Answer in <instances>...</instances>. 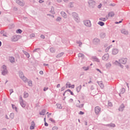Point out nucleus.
<instances>
[{
  "label": "nucleus",
  "instance_id": "nucleus-1",
  "mask_svg": "<svg viewBox=\"0 0 130 130\" xmlns=\"http://www.w3.org/2000/svg\"><path fill=\"white\" fill-rule=\"evenodd\" d=\"M71 15L72 18L74 19V21L76 22V23H80V19L78 13H77L76 12H73L72 13Z\"/></svg>",
  "mask_w": 130,
  "mask_h": 130
},
{
  "label": "nucleus",
  "instance_id": "nucleus-2",
  "mask_svg": "<svg viewBox=\"0 0 130 130\" xmlns=\"http://www.w3.org/2000/svg\"><path fill=\"white\" fill-rule=\"evenodd\" d=\"M2 71V75L3 76H6L8 75L9 72L8 71V69H7V66L6 65H3L1 68Z\"/></svg>",
  "mask_w": 130,
  "mask_h": 130
},
{
  "label": "nucleus",
  "instance_id": "nucleus-3",
  "mask_svg": "<svg viewBox=\"0 0 130 130\" xmlns=\"http://www.w3.org/2000/svg\"><path fill=\"white\" fill-rule=\"evenodd\" d=\"M88 4L89 8H91V9H93V8H95V6H96V2H95L94 0H89L88 1Z\"/></svg>",
  "mask_w": 130,
  "mask_h": 130
},
{
  "label": "nucleus",
  "instance_id": "nucleus-4",
  "mask_svg": "<svg viewBox=\"0 0 130 130\" xmlns=\"http://www.w3.org/2000/svg\"><path fill=\"white\" fill-rule=\"evenodd\" d=\"M83 24L86 27H91V21L89 20H85L83 21Z\"/></svg>",
  "mask_w": 130,
  "mask_h": 130
},
{
  "label": "nucleus",
  "instance_id": "nucleus-5",
  "mask_svg": "<svg viewBox=\"0 0 130 130\" xmlns=\"http://www.w3.org/2000/svg\"><path fill=\"white\" fill-rule=\"evenodd\" d=\"M94 112L96 115H98V114H100L101 112V108L99 106L95 107L94 108Z\"/></svg>",
  "mask_w": 130,
  "mask_h": 130
},
{
  "label": "nucleus",
  "instance_id": "nucleus-6",
  "mask_svg": "<svg viewBox=\"0 0 130 130\" xmlns=\"http://www.w3.org/2000/svg\"><path fill=\"white\" fill-rule=\"evenodd\" d=\"M19 102L21 107H23V108H25V107H26V104L24 103V101L23 100V98H22V97L20 98Z\"/></svg>",
  "mask_w": 130,
  "mask_h": 130
},
{
  "label": "nucleus",
  "instance_id": "nucleus-7",
  "mask_svg": "<svg viewBox=\"0 0 130 130\" xmlns=\"http://www.w3.org/2000/svg\"><path fill=\"white\" fill-rule=\"evenodd\" d=\"M119 62L120 63H122L123 64H125L126 63V61H127V58H122L120 59H119Z\"/></svg>",
  "mask_w": 130,
  "mask_h": 130
},
{
  "label": "nucleus",
  "instance_id": "nucleus-8",
  "mask_svg": "<svg viewBox=\"0 0 130 130\" xmlns=\"http://www.w3.org/2000/svg\"><path fill=\"white\" fill-rule=\"evenodd\" d=\"M16 3L18 4V5H19V6H21V7H23L24 5H25V3L23 0H16Z\"/></svg>",
  "mask_w": 130,
  "mask_h": 130
},
{
  "label": "nucleus",
  "instance_id": "nucleus-9",
  "mask_svg": "<svg viewBox=\"0 0 130 130\" xmlns=\"http://www.w3.org/2000/svg\"><path fill=\"white\" fill-rule=\"evenodd\" d=\"M91 60L92 61H95L96 62H100V59L96 56H92L91 57Z\"/></svg>",
  "mask_w": 130,
  "mask_h": 130
},
{
  "label": "nucleus",
  "instance_id": "nucleus-10",
  "mask_svg": "<svg viewBox=\"0 0 130 130\" xmlns=\"http://www.w3.org/2000/svg\"><path fill=\"white\" fill-rule=\"evenodd\" d=\"M108 58H109V54H108V53L105 54L102 57L103 60H108Z\"/></svg>",
  "mask_w": 130,
  "mask_h": 130
},
{
  "label": "nucleus",
  "instance_id": "nucleus-11",
  "mask_svg": "<svg viewBox=\"0 0 130 130\" xmlns=\"http://www.w3.org/2000/svg\"><path fill=\"white\" fill-rule=\"evenodd\" d=\"M18 40L19 39L18 38V36L17 35H14L11 38V41L13 42L18 41Z\"/></svg>",
  "mask_w": 130,
  "mask_h": 130
},
{
  "label": "nucleus",
  "instance_id": "nucleus-12",
  "mask_svg": "<svg viewBox=\"0 0 130 130\" xmlns=\"http://www.w3.org/2000/svg\"><path fill=\"white\" fill-rule=\"evenodd\" d=\"M100 43V40L98 38H95L93 40V44H99Z\"/></svg>",
  "mask_w": 130,
  "mask_h": 130
},
{
  "label": "nucleus",
  "instance_id": "nucleus-13",
  "mask_svg": "<svg viewBox=\"0 0 130 130\" xmlns=\"http://www.w3.org/2000/svg\"><path fill=\"white\" fill-rule=\"evenodd\" d=\"M125 107L124 106V105L123 104H122L120 106V107H119V109H118L119 111H121V112L123 111V110H124V108H125Z\"/></svg>",
  "mask_w": 130,
  "mask_h": 130
},
{
  "label": "nucleus",
  "instance_id": "nucleus-14",
  "mask_svg": "<svg viewBox=\"0 0 130 130\" xmlns=\"http://www.w3.org/2000/svg\"><path fill=\"white\" fill-rule=\"evenodd\" d=\"M9 60L11 63H14V62H15V57L13 56H9Z\"/></svg>",
  "mask_w": 130,
  "mask_h": 130
},
{
  "label": "nucleus",
  "instance_id": "nucleus-15",
  "mask_svg": "<svg viewBox=\"0 0 130 130\" xmlns=\"http://www.w3.org/2000/svg\"><path fill=\"white\" fill-rule=\"evenodd\" d=\"M60 14H61V16H62V17H63V18H64V19H67V18H68L67 13H66V12H64V11H61L60 12Z\"/></svg>",
  "mask_w": 130,
  "mask_h": 130
},
{
  "label": "nucleus",
  "instance_id": "nucleus-16",
  "mask_svg": "<svg viewBox=\"0 0 130 130\" xmlns=\"http://www.w3.org/2000/svg\"><path fill=\"white\" fill-rule=\"evenodd\" d=\"M97 83L102 89H103V88H104V85L103 84L102 81H97Z\"/></svg>",
  "mask_w": 130,
  "mask_h": 130
},
{
  "label": "nucleus",
  "instance_id": "nucleus-17",
  "mask_svg": "<svg viewBox=\"0 0 130 130\" xmlns=\"http://www.w3.org/2000/svg\"><path fill=\"white\" fill-rule=\"evenodd\" d=\"M104 125H105L106 126H108L109 127H115V124L112 123L105 124Z\"/></svg>",
  "mask_w": 130,
  "mask_h": 130
},
{
  "label": "nucleus",
  "instance_id": "nucleus-18",
  "mask_svg": "<svg viewBox=\"0 0 130 130\" xmlns=\"http://www.w3.org/2000/svg\"><path fill=\"white\" fill-rule=\"evenodd\" d=\"M121 33H122V34H124V35H127V34H128V31L124 29H123L121 30Z\"/></svg>",
  "mask_w": 130,
  "mask_h": 130
},
{
  "label": "nucleus",
  "instance_id": "nucleus-19",
  "mask_svg": "<svg viewBox=\"0 0 130 130\" xmlns=\"http://www.w3.org/2000/svg\"><path fill=\"white\" fill-rule=\"evenodd\" d=\"M118 53V49H113L112 50V54L115 55V54H117Z\"/></svg>",
  "mask_w": 130,
  "mask_h": 130
},
{
  "label": "nucleus",
  "instance_id": "nucleus-20",
  "mask_svg": "<svg viewBox=\"0 0 130 130\" xmlns=\"http://www.w3.org/2000/svg\"><path fill=\"white\" fill-rule=\"evenodd\" d=\"M75 5H76V3L74 2H70L69 4V7L70 8H74V7H75Z\"/></svg>",
  "mask_w": 130,
  "mask_h": 130
},
{
  "label": "nucleus",
  "instance_id": "nucleus-21",
  "mask_svg": "<svg viewBox=\"0 0 130 130\" xmlns=\"http://www.w3.org/2000/svg\"><path fill=\"white\" fill-rule=\"evenodd\" d=\"M108 20V16H106V18H100V21H103V22H105L106 21H107Z\"/></svg>",
  "mask_w": 130,
  "mask_h": 130
},
{
  "label": "nucleus",
  "instance_id": "nucleus-22",
  "mask_svg": "<svg viewBox=\"0 0 130 130\" xmlns=\"http://www.w3.org/2000/svg\"><path fill=\"white\" fill-rule=\"evenodd\" d=\"M35 128V123L34 121L31 122V126H30V129H34Z\"/></svg>",
  "mask_w": 130,
  "mask_h": 130
},
{
  "label": "nucleus",
  "instance_id": "nucleus-23",
  "mask_svg": "<svg viewBox=\"0 0 130 130\" xmlns=\"http://www.w3.org/2000/svg\"><path fill=\"white\" fill-rule=\"evenodd\" d=\"M22 51L23 53L25 54V55H26V57H27V58H29L30 57V54H29V53L24 50H23Z\"/></svg>",
  "mask_w": 130,
  "mask_h": 130
},
{
  "label": "nucleus",
  "instance_id": "nucleus-24",
  "mask_svg": "<svg viewBox=\"0 0 130 130\" xmlns=\"http://www.w3.org/2000/svg\"><path fill=\"white\" fill-rule=\"evenodd\" d=\"M108 16V18L109 17H114V12H109L108 13V16Z\"/></svg>",
  "mask_w": 130,
  "mask_h": 130
},
{
  "label": "nucleus",
  "instance_id": "nucleus-25",
  "mask_svg": "<svg viewBox=\"0 0 130 130\" xmlns=\"http://www.w3.org/2000/svg\"><path fill=\"white\" fill-rule=\"evenodd\" d=\"M81 89H82V85H80L79 86H77L76 87V91L78 93H79V92H80V91H81Z\"/></svg>",
  "mask_w": 130,
  "mask_h": 130
},
{
  "label": "nucleus",
  "instance_id": "nucleus-26",
  "mask_svg": "<svg viewBox=\"0 0 130 130\" xmlns=\"http://www.w3.org/2000/svg\"><path fill=\"white\" fill-rule=\"evenodd\" d=\"M63 54H64V53H63V52L60 53L57 55L56 58H59V57H61V56H62V55H63Z\"/></svg>",
  "mask_w": 130,
  "mask_h": 130
},
{
  "label": "nucleus",
  "instance_id": "nucleus-27",
  "mask_svg": "<svg viewBox=\"0 0 130 130\" xmlns=\"http://www.w3.org/2000/svg\"><path fill=\"white\" fill-rule=\"evenodd\" d=\"M45 112H46V110H45V109H44V110H42L41 112H40V115H45Z\"/></svg>",
  "mask_w": 130,
  "mask_h": 130
},
{
  "label": "nucleus",
  "instance_id": "nucleus-28",
  "mask_svg": "<svg viewBox=\"0 0 130 130\" xmlns=\"http://www.w3.org/2000/svg\"><path fill=\"white\" fill-rule=\"evenodd\" d=\"M50 13L51 14H53V15H54L55 14V12H54V7H52L51 8V10L50 11Z\"/></svg>",
  "mask_w": 130,
  "mask_h": 130
},
{
  "label": "nucleus",
  "instance_id": "nucleus-29",
  "mask_svg": "<svg viewBox=\"0 0 130 130\" xmlns=\"http://www.w3.org/2000/svg\"><path fill=\"white\" fill-rule=\"evenodd\" d=\"M125 92V89L124 88H122L120 90V94H124Z\"/></svg>",
  "mask_w": 130,
  "mask_h": 130
},
{
  "label": "nucleus",
  "instance_id": "nucleus-30",
  "mask_svg": "<svg viewBox=\"0 0 130 130\" xmlns=\"http://www.w3.org/2000/svg\"><path fill=\"white\" fill-rule=\"evenodd\" d=\"M21 79L24 83H27V82H28V79H27L25 76H23Z\"/></svg>",
  "mask_w": 130,
  "mask_h": 130
},
{
  "label": "nucleus",
  "instance_id": "nucleus-31",
  "mask_svg": "<svg viewBox=\"0 0 130 130\" xmlns=\"http://www.w3.org/2000/svg\"><path fill=\"white\" fill-rule=\"evenodd\" d=\"M76 43L77 44H79V47H82V45H83V43H82V42H81V41H77Z\"/></svg>",
  "mask_w": 130,
  "mask_h": 130
},
{
  "label": "nucleus",
  "instance_id": "nucleus-32",
  "mask_svg": "<svg viewBox=\"0 0 130 130\" xmlns=\"http://www.w3.org/2000/svg\"><path fill=\"white\" fill-rule=\"evenodd\" d=\"M76 107H78L79 108H82V107H84V104H82L81 105H80L79 104H76Z\"/></svg>",
  "mask_w": 130,
  "mask_h": 130
},
{
  "label": "nucleus",
  "instance_id": "nucleus-33",
  "mask_svg": "<svg viewBox=\"0 0 130 130\" xmlns=\"http://www.w3.org/2000/svg\"><path fill=\"white\" fill-rule=\"evenodd\" d=\"M78 57H82V58H84V57H85V55L82 53H79L78 54Z\"/></svg>",
  "mask_w": 130,
  "mask_h": 130
},
{
  "label": "nucleus",
  "instance_id": "nucleus-34",
  "mask_svg": "<svg viewBox=\"0 0 130 130\" xmlns=\"http://www.w3.org/2000/svg\"><path fill=\"white\" fill-rule=\"evenodd\" d=\"M19 77L20 79H22V78H23V77H25V76H24V74L21 71L19 72Z\"/></svg>",
  "mask_w": 130,
  "mask_h": 130
},
{
  "label": "nucleus",
  "instance_id": "nucleus-35",
  "mask_svg": "<svg viewBox=\"0 0 130 130\" xmlns=\"http://www.w3.org/2000/svg\"><path fill=\"white\" fill-rule=\"evenodd\" d=\"M111 47H112V45H111L109 46L108 47H107V48L105 49V51L106 52H108V51H109V49H110V48H111Z\"/></svg>",
  "mask_w": 130,
  "mask_h": 130
},
{
  "label": "nucleus",
  "instance_id": "nucleus-36",
  "mask_svg": "<svg viewBox=\"0 0 130 130\" xmlns=\"http://www.w3.org/2000/svg\"><path fill=\"white\" fill-rule=\"evenodd\" d=\"M10 117L11 119H14V117H15V114H14V113H11L10 114Z\"/></svg>",
  "mask_w": 130,
  "mask_h": 130
},
{
  "label": "nucleus",
  "instance_id": "nucleus-37",
  "mask_svg": "<svg viewBox=\"0 0 130 130\" xmlns=\"http://www.w3.org/2000/svg\"><path fill=\"white\" fill-rule=\"evenodd\" d=\"M27 83L28 86H29V87H32V86H33V83H32L31 80H29L27 81Z\"/></svg>",
  "mask_w": 130,
  "mask_h": 130
},
{
  "label": "nucleus",
  "instance_id": "nucleus-38",
  "mask_svg": "<svg viewBox=\"0 0 130 130\" xmlns=\"http://www.w3.org/2000/svg\"><path fill=\"white\" fill-rule=\"evenodd\" d=\"M98 25H100V26H104L105 25V23L102 21H99L98 23Z\"/></svg>",
  "mask_w": 130,
  "mask_h": 130
},
{
  "label": "nucleus",
  "instance_id": "nucleus-39",
  "mask_svg": "<svg viewBox=\"0 0 130 130\" xmlns=\"http://www.w3.org/2000/svg\"><path fill=\"white\" fill-rule=\"evenodd\" d=\"M111 67V63H107L106 64V67L107 69H110Z\"/></svg>",
  "mask_w": 130,
  "mask_h": 130
},
{
  "label": "nucleus",
  "instance_id": "nucleus-40",
  "mask_svg": "<svg viewBox=\"0 0 130 130\" xmlns=\"http://www.w3.org/2000/svg\"><path fill=\"white\" fill-rule=\"evenodd\" d=\"M50 51L52 53H54V52H55V49H54V48H52V47L50 48Z\"/></svg>",
  "mask_w": 130,
  "mask_h": 130
},
{
  "label": "nucleus",
  "instance_id": "nucleus-41",
  "mask_svg": "<svg viewBox=\"0 0 130 130\" xmlns=\"http://www.w3.org/2000/svg\"><path fill=\"white\" fill-rule=\"evenodd\" d=\"M56 105L57 107L58 108V109H61L62 108V107L61 106V104H57Z\"/></svg>",
  "mask_w": 130,
  "mask_h": 130
},
{
  "label": "nucleus",
  "instance_id": "nucleus-42",
  "mask_svg": "<svg viewBox=\"0 0 130 130\" xmlns=\"http://www.w3.org/2000/svg\"><path fill=\"white\" fill-rule=\"evenodd\" d=\"M28 97H29V93L24 92V98H28Z\"/></svg>",
  "mask_w": 130,
  "mask_h": 130
},
{
  "label": "nucleus",
  "instance_id": "nucleus-43",
  "mask_svg": "<svg viewBox=\"0 0 130 130\" xmlns=\"http://www.w3.org/2000/svg\"><path fill=\"white\" fill-rule=\"evenodd\" d=\"M100 36H101V37H102V38H105V36H106V35L105 34V33L102 32L100 34Z\"/></svg>",
  "mask_w": 130,
  "mask_h": 130
},
{
  "label": "nucleus",
  "instance_id": "nucleus-44",
  "mask_svg": "<svg viewBox=\"0 0 130 130\" xmlns=\"http://www.w3.org/2000/svg\"><path fill=\"white\" fill-rule=\"evenodd\" d=\"M67 92H69L71 95H74V92L73 91H71L70 89H68L67 90L65 91V93H67Z\"/></svg>",
  "mask_w": 130,
  "mask_h": 130
},
{
  "label": "nucleus",
  "instance_id": "nucleus-45",
  "mask_svg": "<svg viewBox=\"0 0 130 130\" xmlns=\"http://www.w3.org/2000/svg\"><path fill=\"white\" fill-rule=\"evenodd\" d=\"M56 22H60L61 21V17H57V18L56 19Z\"/></svg>",
  "mask_w": 130,
  "mask_h": 130
},
{
  "label": "nucleus",
  "instance_id": "nucleus-46",
  "mask_svg": "<svg viewBox=\"0 0 130 130\" xmlns=\"http://www.w3.org/2000/svg\"><path fill=\"white\" fill-rule=\"evenodd\" d=\"M12 107L13 108V109H15V111H16V112L18 111L17 110V107H16L14 105L12 104Z\"/></svg>",
  "mask_w": 130,
  "mask_h": 130
},
{
  "label": "nucleus",
  "instance_id": "nucleus-47",
  "mask_svg": "<svg viewBox=\"0 0 130 130\" xmlns=\"http://www.w3.org/2000/svg\"><path fill=\"white\" fill-rule=\"evenodd\" d=\"M114 63L116 66H118V67H119V64H120V62H119L117 60H116L115 62H114Z\"/></svg>",
  "mask_w": 130,
  "mask_h": 130
},
{
  "label": "nucleus",
  "instance_id": "nucleus-48",
  "mask_svg": "<svg viewBox=\"0 0 130 130\" xmlns=\"http://www.w3.org/2000/svg\"><path fill=\"white\" fill-rule=\"evenodd\" d=\"M82 69L84 71H88L89 70V67H82Z\"/></svg>",
  "mask_w": 130,
  "mask_h": 130
},
{
  "label": "nucleus",
  "instance_id": "nucleus-49",
  "mask_svg": "<svg viewBox=\"0 0 130 130\" xmlns=\"http://www.w3.org/2000/svg\"><path fill=\"white\" fill-rule=\"evenodd\" d=\"M40 51V48H36L33 51V52H38V51Z\"/></svg>",
  "mask_w": 130,
  "mask_h": 130
},
{
  "label": "nucleus",
  "instance_id": "nucleus-50",
  "mask_svg": "<svg viewBox=\"0 0 130 130\" xmlns=\"http://www.w3.org/2000/svg\"><path fill=\"white\" fill-rule=\"evenodd\" d=\"M58 127L56 126H54L52 127V130H58Z\"/></svg>",
  "mask_w": 130,
  "mask_h": 130
},
{
  "label": "nucleus",
  "instance_id": "nucleus-51",
  "mask_svg": "<svg viewBox=\"0 0 130 130\" xmlns=\"http://www.w3.org/2000/svg\"><path fill=\"white\" fill-rule=\"evenodd\" d=\"M22 31L20 29H18L16 31V33H19V34H21L22 33Z\"/></svg>",
  "mask_w": 130,
  "mask_h": 130
},
{
  "label": "nucleus",
  "instance_id": "nucleus-52",
  "mask_svg": "<svg viewBox=\"0 0 130 130\" xmlns=\"http://www.w3.org/2000/svg\"><path fill=\"white\" fill-rule=\"evenodd\" d=\"M29 37H30V38H33V37H35V34H31Z\"/></svg>",
  "mask_w": 130,
  "mask_h": 130
},
{
  "label": "nucleus",
  "instance_id": "nucleus-53",
  "mask_svg": "<svg viewBox=\"0 0 130 130\" xmlns=\"http://www.w3.org/2000/svg\"><path fill=\"white\" fill-rule=\"evenodd\" d=\"M108 106H110V107L112 106V103L109 102L108 103Z\"/></svg>",
  "mask_w": 130,
  "mask_h": 130
},
{
  "label": "nucleus",
  "instance_id": "nucleus-54",
  "mask_svg": "<svg viewBox=\"0 0 130 130\" xmlns=\"http://www.w3.org/2000/svg\"><path fill=\"white\" fill-rule=\"evenodd\" d=\"M49 120H50V121H51L52 122H55V121L54 120H53V119H52V118H51L49 119Z\"/></svg>",
  "mask_w": 130,
  "mask_h": 130
},
{
  "label": "nucleus",
  "instance_id": "nucleus-55",
  "mask_svg": "<svg viewBox=\"0 0 130 130\" xmlns=\"http://www.w3.org/2000/svg\"><path fill=\"white\" fill-rule=\"evenodd\" d=\"M47 90H48V87H44L43 89V91H44V92L47 91Z\"/></svg>",
  "mask_w": 130,
  "mask_h": 130
},
{
  "label": "nucleus",
  "instance_id": "nucleus-56",
  "mask_svg": "<svg viewBox=\"0 0 130 130\" xmlns=\"http://www.w3.org/2000/svg\"><path fill=\"white\" fill-rule=\"evenodd\" d=\"M9 91L10 92V95L12 94V93H14V90L13 89H10Z\"/></svg>",
  "mask_w": 130,
  "mask_h": 130
},
{
  "label": "nucleus",
  "instance_id": "nucleus-57",
  "mask_svg": "<svg viewBox=\"0 0 130 130\" xmlns=\"http://www.w3.org/2000/svg\"><path fill=\"white\" fill-rule=\"evenodd\" d=\"M66 89V87L63 86L61 88V91H64V90Z\"/></svg>",
  "mask_w": 130,
  "mask_h": 130
},
{
  "label": "nucleus",
  "instance_id": "nucleus-58",
  "mask_svg": "<svg viewBox=\"0 0 130 130\" xmlns=\"http://www.w3.org/2000/svg\"><path fill=\"white\" fill-rule=\"evenodd\" d=\"M41 38H42L43 39H44V38H45V36H44V35H41Z\"/></svg>",
  "mask_w": 130,
  "mask_h": 130
},
{
  "label": "nucleus",
  "instance_id": "nucleus-59",
  "mask_svg": "<svg viewBox=\"0 0 130 130\" xmlns=\"http://www.w3.org/2000/svg\"><path fill=\"white\" fill-rule=\"evenodd\" d=\"M119 67H120L121 69H123V65L121 64V63H120Z\"/></svg>",
  "mask_w": 130,
  "mask_h": 130
},
{
  "label": "nucleus",
  "instance_id": "nucleus-60",
  "mask_svg": "<svg viewBox=\"0 0 130 130\" xmlns=\"http://www.w3.org/2000/svg\"><path fill=\"white\" fill-rule=\"evenodd\" d=\"M84 112H82V111H80L79 112V114L81 115H83V114H84Z\"/></svg>",
  "mask_w": 130,
  "mask_h": 130
},
{
  "label": "nucleus",
  "instance_id": "nucleus-61",
  "mask_svg": "<svg viewBox=\"0 0 130 130\" xmlns=\"http://www.w3.org/2000/svg\"><path fill=\"white\" fill-rule=\"evenodd\" d=\"M70 88H71V89H74V88H75V85L73 84L71 86Z\"/></svg>",
  "mask_w": 130,
  "mask_h": 130
},
{
  "label": "nucleus",
  "instance_id": "nucleus-62",
  "mask_svg": "<svg viewBox=\"0 0 130 130\" xmlns=\"http://www.w3.org/2000/svg\"><path fill=\"white\" fill-rule=\"evenodd\" d=\"M39 3H40V4H42V3H44V1L43 0H39Z\"/></svg>",
  "mask_w": 130,
  "mask_h": 130
},
{
  "label": "nucleus",
  "instance_id": "nucleus-63",
  "mask_svg": "<svg viewBox=\"0 0 130 130\" xmlns=\"http://www.w3.org/2000/svg\"><path fill=\"white\" fill-rule=\"evenodd\" d=\"M39 74L40 75H43V71H40Z\"/></svg>",
  "mask_w": 130,
  "mask_h": 130
},
{
  "label": "nucleus",
  "instance_id": "nucleus-64",
  "mask_svg": "<svg viewBox=\"0 0 130 130\" xmlns=\"http://www.w3.org/2000/svg\"><path fill=\"white\" fill-rule=\"evenodd\" d=\"M57 3H61V2H62V0H56Z\"/></svg>",
  "mask_w": 130,
  "mask_h": 130
}]
</instances>
